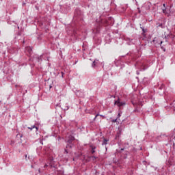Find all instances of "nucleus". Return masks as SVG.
<instances>
[{"instance_id": "nucleus-1", "label": "nucleus", "mask_w": 175, "mask_h": 175, "mask_svg": "<svg viewBox=\"0 0 175 175\" xmlns=\"http://www.w3.org/2000/svg\"><path fill=\"white\" fill-rule=\"evenodd\" d=\"M136 69L140 70V72H144L147 69L146 64L143 62H137L135 64Z\"/></svg>"}, {"instance_id": "nucleus-2", "label": "nucleus", "mask_w": 175, "mask_h": 175, "mask_svg": "<svg viewBox=\"0 0 175 175\" xmlns=\"http://www.w3.org/2000/svg\"><path fill=\"white\" fill-rule=\"evenodd\" d=\"M66 142L67 143L66 148H72L73 144L72 143L75 142V137L73 135H69L66 139Z\"/></svg>"}, {"instance_id": "nucleus-3", "label": "nucleus", "mask_w": 175, "mask_h": 175, "mask_svg": "<svg viewBox=\"0 0 175 175\" xmlns=\"http://www.w3.org/2000/svg\"><path fill=\"white\" fill-rule=\"evenodd\" d=\"M42 57H43V55H41L40 56L38 55H34L33 58L29 59V61H33L35 62H40V61H42Z\"/></svg>"}, {"instance_id": "nucleus-4", "label": "nucleus", "mask_w": 175, "mask_h": 175, "mask_svg": "<svg viewBox=\"0 0 175 175\" xmlns=\"http://www.w3.org/2000/svg\"><path fill=\"white\" fill-rule=\"evenodd\" d=\"M114 105L118 106V107H121L122 106H125L126 103L125 102L120 101V98H118V100L114 101Z\"/></svg>"}, {"instance_id": "nucleus-5", "label": "nucleus", "mask_w": 175, "mask_h": 175, "mask_svg": "<svg viewBox=\"0 0 175 175\" xmlns=\"http://www.w3.org/2000/svg\"><path fill=\"white\" fill-rule=\"evenodd\" d=\"M75 94L79 98H84V96H85V94L83 90H77Z\"/></svg>"}, {"instance_id": "nucleus-6", "label": "nucleus", "mask_w": 175, "mask_h": 175, "mask_svg": "<svg viewBox=\"0 0 175 175\" xmlns=\"http://www.w3.org/2000/svg\"><path fill=\"white\" fill-rule=\"evenodd\" d=\"M154 44L156 46H159L160 44H162V43H163V41H160L158 40V38H154L152 40Z\"/></svg>"}, {"instance_id": "nucleus-7", "label": "nucleus", "mask_w": 175, "mask_h": 175, "mask_svg": "<svg viewBox=\"0 0 175 175\" xmlns=\"http://www.w3.org/2000/svg\"><path fill=\"white\" fill-rule=\"evenodd\" d=\"M151 5V3L146 2L143 5V9H145V10H150V6Z\"/></svg>"}, {"instance_id": "nucleus-8", "label": "nucleus", "mask_w": 175, "mask_h": 175, "mask_svg": "<svg viewBox=\"0 0 175 175\" xmlns=\"http://www.w3.org/2000/svg\"><path fill=\"white\" fill-rule=\"evenodd\" d=\"M25 53H28L30 55L32 54V47L31 46H27L25 49Z\"/></svg>"}, {"instance_id": "nucleus-9", "label": "nucleus", "mask_w": 175, "mask_h": 175, "mask_svg": "<svg viewBox=\"0 0 175 175\" xmlns=\"http://www.w3.org/2000/svg\"><path fill=\"white\" fill-rule=\"evenodd\" d=\"M98 64H99V60L98 59H94L92 64V67L95 68L98 66Z\"/></svg>"}, {"instance_id": "nucleus-10", "label": "nucleus", "mask_w": 175, "mask_h": 175, "mask_svg": "<svg viewBox=\"0 0 175 175\" xmlns=\"http://www.w3.org/2000/svg\"><path fill=\"white\" fill-rule=\"evenodd\" d=\"M126 44H127L129 46H131V45L133 44V39L127 38V40H126Z\"/></svg>"}, {"instance_id": "nucleus-11", "label": "nucleus", "mask_w": 175, "mask_h": 175, "mask_svg": "<svg viewBox=\"0 0 175 175\" xmlns=\"http://www.w3.org/2000/svg\"><path fill=\"white\" fill-rule=\"evenodd\" d=\"M90 148H92V150H91L92 154H95V150H96V147L94 146H90Z\"/></svg>"}, {"instance_id": "nucleus-12", "label": "nucleus", "mask_w": 175, "mask_h": 175, "mask_svg": "<svg viewBox=\"0 0 175 175\" xmlns=\"http://www.w3.org/2000/svg\"><path fill=\"white\" fill-rule=\"evenodd\" d=\"M107 142H109V139H104L103 142L102 143V146H106V144H107Z\"/></svg>"}, {"instance_id": "nucleus-13", "label": "nucleus", "mask_w": 175, "mask_h": 175, "mask_svg": "<svg viewBox=\"0 0 175 175\" xmlns=\"http://www.w3.org/2000/svg\"><path fill=\"white\" fill-rule=\"evenodd\" d=\"M132 104L135 107V109H134V111H137V103L132 102Z\"/></svg>"}, {"instance_id": "nucleus-14", "label": "nucleus", "mask_w": 175, "mask_h": 175, "mask_svg": "<svg viewBox=\"0 0 175 175\" xmlns=\"http://www.w3.org/2000/svg\"><path fill=\"white\" fill-rule=\"evenodd\" d=\"M98 116H100V117H103V118H105V116L103 115H99V113H97L94 118V120H96V117H98Z\"/></svg>"}, {"instance_id": "nucleus-15", "label": "nucleus", "mask_w": 175, "mask_h": 175, "mask_svg": "<svg viewBox=\"0 0 175 175\" xmlns=\"http://www.w3.org/2000/svg\"><path fill=\"white\" fill-rule=\"evenodd\" d=\"M170 142H171V144H175V137H174L171 140H170Z\"/></svg>"}, {"instance_id": "nucleus-16", "label": "nucleus", "mask_w": 175, "mask_h": 175, "mask_svg": "<svg viewBox=\"0 0 175 175\" xmlns=\"http://www.w3.org/2000/svg\"><path fill=\"white\" fill-rule=\"evenodd\" d=\"M165 88V84H161V85L159 87V90H163Z\"/></svg>"}, {"instance_id": "nucleus-17", "label": "nucleus", "mask_w": 175, "mask_h": 175, "mask_svg": "<svg viewBox=\"0 0 175 175\" xmlns=\"http://www.w3.org/2000/svg\"><path fill=\"white\" fill-rule=\"evenodd\" d=\"M161 46V50H163V51H166V49L165 47H163V46H162V44H160Z\"/></svg>"}, {"instance_id": "nucleus-18", "label": "nucleus", "mask_w": 175, "mask_h": 175, "mask_svg": "<svg viewBox=\"0 0 175 175\" xmlns=\"http://www.w3.org/2000/svg\"><path fill=\"white\" fill-rule=\"evenodd\" d=\"M33 128H36L35 125H33L31 127H28V129H30V131H32V129H33Z\"/></svg>"}, {"instance_id": "nucleus-19", "label": "nucleus", "mask_w": 175, "mask_h": 175, "mask_svg": "<svg viewBox=\"0 0 175 175\" xmlns=\"http://www.w3.org/2000/svg\"><path fill=\"white\" fill-rule=\"evenodd\" d=\"M163 13H164V14H166L167 12H166V8H163L162 9Z\"/></svg>"}, {"instance_id": "nucleus-20", "label": "nucleus", "mask_w": 175, "mask_h": 175, "mask_svg": "<svg viewBox=\"0 0 175 175\" xmlns=\"http://www.w3.org/2000/svg\"><path fill=\"white\" fill-rule=\"evenodd\" d=\"M64 110H65V111L69 110V106L67 105L66 107H65V108L64 109Z\"/></svg>"}, {"instance_id": "nucleus-21", "label": "nucleus", "mask_w": 175, "mask_h": 175, "mask_svg": "<svg viewBox=\"0 0 175 175\" xmlns=\"http://www.w3.org/2000/svg\"><path fill=\"white\" fill-rule=\"evenodd\" d=\"M91 158L92 159H93V161H95V159H96V157L95 156H92Z\"/></svg>"}, {"instance_id": "nucleus-22", "label": "nucleus", "mask_w": 175, "mask_h": 175, "mask_svg": "<svg viewBox=\"0 0 175 175\" xmlns=\"http://www.w3.org/2000/svg\"><path fill=\"white\" fill-rule=\"evenodd\" d=\"M117 120H118V118H117L115 120H111L112 122H117Z\"/></svg>"}, {"instance_id": "nucleus-23", "label": "nucleus", "mask_w": 175, "mask_h": 175, "mask_svg": "<svg viewBox=\"0 0 175 175\" xmlns=\"http://www.w3.org/2000/svg\"><path fill=\"white\" fill-rule=\"evenodd\" d=\"M61 75H62V79H64V75H65V73H64V72H61Z\"/></svg>"}, {"instance_id": "nucleus-24", "label": "nucleus", "mask_w": 175, "mask_h": 175, "mask_svg": "<svg viewBox=\"0 0 175 175\" xmlns=\"http://www.w3.org/2000/svg\"><path fill=\"white\" fill-rule=\"evenodd\" d=\"M139 13H142V10H140V8H137Z\"/></svg>"}, {"instance_id": "nucleus-25", "label": "nucleus", "mask_w": 175, "mask_h": 175, "mask_svg": "<svg viewBox=\"0 0 175 175\" xmlns=\"http://www.w3.org/2000/svg\"><path fill=\"white\" fill-rule=\"evenodd\" d=\"M142 31H143L144 33L146 32V29H144V27H142Z\"/></svg>"}, {"instance_id": "nucleus-26", "label": "nucleus", "mask_w": 175, "mask_h": 175, "mask_svg": "<svg viewBox=\"0 0 175 175\" xmlns=\"http://www.w3.org/2000/svg\"><path fill=\"white\" fill-rule=\"evenodd\" d=\"M136 74H137V75H140V72H139V70H137V71H136Z\"/></svg>"}, {"instance_id": "nucleus-27", "label": "nucleus", "mask_w": 175, "mask_h": 175, "mask_svg": "<svg viewBox=\"0 0 175 175\" xmlns=\"http://www.w3.org/2000/svg\"><path fill=\"white\" fill-rule=\"evenodd\" d=\"M120 117H121V113L118 114V118H120Z\"/></svg>"}, {"instance_id": "nucleus-28", "label": "nucleus", "mask_w": 175, "mask_h": 175, "mask_svg": "<svg viewBox=\"0 0 175 175\" xmlns=\"http://www.w3.org/2000/svg\"><path fill=\"white\" fill-rule=\"evenodd\" d=\"M49 165H47V164H45L44 165V168L45 169V167H47Z\"/></svg>"}, {"instance_id": "nucleus-29", "label": "nucleus", "mask_w": 175, "mask_h": 175, "mask_svg": "<svg viewBox=\"0 0 175 175\" xmlns=\"http://www.w3.org/2000/svg\"><path fill=\"white\" fill-rule=\"evenodd\" d=\"M34 128H36V131H39V127L36 126V127H34Z\"/></svg>"}, {"instance_id": "nucleus-30", "label": "nucleus", "mask_w": 175, "mask_h": 175, "mask_svg": "<svg viewBox=\"0 0 175 175\" xmlns=\"http://www.w3.org/2000/svg\"><path fill=\"white\" fill-rule=\"evenodd\" d=\"M163 6L164 8H166V4H165V3L163 4Z\"/></svg>"}, {"instance_id": "nucleus-31", "label": "nucleus", "mask_w": 175, "mask_h": 175, "mask_svg": "<svg viewBox=\"0 0 175 175\" xmlns=\"http://www.w3.org/2000/svg\"><path fill=\"white\" fill-rule=\"evenodd\" d=\"M38 40H40V39H42V38L40 36L38 37Z\"/></svg>"}, {"instance_id": "nucleus-32", "label": "nucleus", "mask_w": 175, "mask_h": 175, "mask_svg": "<svg viewBox=\"0 0 175 175\" xmlns=\"http://www.w3.org/2000/svg\"><path fill=\"white\" fill-rule=\"evenodd\" d=\"M65 152L68 154V149H65Z\"/></svg>"}, {"instance_id": "nucleus-33", "label": "nucleus", "mask_w": 175, "mask_h": 175, "mask_svg": "<svg viewBox=\"0 0 175 175\" xmlns=\"http://www.w3.org/2000/svg\"><path fill=\"white\" fill-rule=\"evenodd\" d=\"M40 143V144L43 145V141L41 140Z\"/></svg>"}, {"instance_id": "nucleus-34", "label": "nucleus", "mask_w": 175, "mask_h": 175, "mask_svg": "<svg viewBox=\"0 0 175 175\" xmlns=\"http://www.w3.org/2000/svg\"><path fill=\"white\" fill-rule=\"evenodd\" d=\"M20 137H23V134L19 135Z\"/></svg>"}, {"instance_id": "nucleus-35", "label": "nucleus", "mask_w": 175, "mask_h": 175, "mask_svg": "<svg viewBox=\"0 0 175 175\" xmlns=\"http://www.w3.org/2000/svg\"><path fill=\"white\" fill-rule=\"evenodd\" d=\"M172 7H173V5H170V9H172Z\"/></svg>"}, {"instance_id": "nucleus-36", "label": "nucleus", "mask_w": 175, "mask_h": 175, "mask_svg": "<svg viewBox=\"0 0 175 175\" xmlns=\"http://www.w3.org/2000/svg\"><path fill=\"white\" fill-rule=\"evenodd\" d=\"M124 148H122V149H121V151H124Z\"/></svg>"}, {"instance_id": "nucleus-37", "label": "nucleus", "mask_w": 175, "mask_h": 175, "mask_svg": "<svg viewBox=\"0 0 175 175\" xmlns=\"http://www.w3.org/2000/svg\"><path fill=\"white\" fill-rule=\"evenodd\" d=\"M39 173H40V169L38 170Z\"/></svg>"}, {"instance_id": "nucleus-38", "label": "nucleus", "mask_w": 175, "mask_h": 175, "mask_svg": "<svg viewBox=\"0 0 175 175\" xmlns=\"http://www.w3.org/2000/svg\"><path fill=\"white\" fill-rule=\"evenodd\" d=\"M135 2H136V5H137V1L135 0Z\"/></svg>"}, {"instance_id": "nucleus-39", "label": "nucleus", "mask_w": 175, "mask_h": 175, "mask_svg": "<svg viewBox=\"0 0 175 175\" xmlns=\"http://www.w3.org/2000/svg\"><path fill=\"white\" fill-rule=\"evenodd\" d=\"M49 88H52V86H51V85H50V86H49Z\"/></svg>"}, {"instance_id": "nucleus-40", "label": "nucleus", "mask_w": 175, "mask_h": 175, "mask_svg": "<svg viewBox=\"0 0 175 175\" xmlns=\"http://www.w3.org/2000/svg\"><path fill=\"white\" fill-rule=\"evenodd\" d=\"M16 137H18V134L16 135Z\"/></svg>"}, {"instance_id": "nucleus-41", "label": "nucleus", "mask_w": 175, "mask_h": 175, "mask_svg": "<svg viewBox=\"0 0 175 175\" xmlns=\"http://www.w3.org/2000/svg\"><path fill=\"white\" fill-rule=\"evenodd\" d=\"M136 79H139V77H136Z\"/></svg>"}, {"instance_id": "nucleus-42", "label": "nucleus", "mask_w": 175, "mask_h": 175, "mask_svg": "<svg viewBox=\"0 0 175 175\" xmlns=\"http://www.w3.org/2000/svg\"><path fill=\"white\" fill-rule=\"evenodd\" d=\"M161 25H159V27H161Z\"/></svg>"}, {"instance_id": "nucleus-43", "label": "nucleus", "mask_w": 175, "mask_h": 175, "mask_svg": "<svg viewBox=\"0 0 175 175\" xmlns=\"http://www.w3.org/2000/svg\"><path fill=\"white\" fill-rule=\"evenodd\" d=\"M47 61H49V58H47Z\"/></svg>"}]
</instances>
